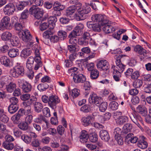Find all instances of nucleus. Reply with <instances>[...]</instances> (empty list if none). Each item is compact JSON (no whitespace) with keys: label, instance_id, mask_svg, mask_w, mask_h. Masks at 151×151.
Returning <instances> with one entry per match:
<instances>
[{"label":"nucleus","instance_id":"nucleus-1","mask_svg":"<svg viewBox=\"0 0 151 151\" xmlns=\"http://www.w3.org/2000/svg\"><path fill=\"white\" fill-rule=\"evenodd\" d=\"M24 70L23 66L19 63H17L10 70L11 75L14 77L17 78L23 76L24 73Z\"/></svg>","mask_w":151,"mask_h":151},{"label":"nucleus","instance_id":"nucleus-2","mask_svg":"<svg viewBox=\"0 0 151 151\" xmlns=\"http://www.w3.org/2000/svg\"><path fill=\"white\" fill-rule=\"evenodd\" d=\"M91 11L89 5H85L83 6L77 11L76 19L78 21L86 19L87 17V14Z\"/></svg>","mask_w":151,"mask_h":151},{"label":"nucleus","instance_id":"nucleus-3","mask_svg":"<svg viewBox=\"0 0 151 151\" xmlns=\"http://www.w3.org/2000/svg\"><path fill=\"white\" fill-rule=\"evenodd\" d=\"M19 37L23 41L27 42L32 39V36L29 31L27 30H22L19 32Z\"/></svg>","mask_w":151,"mask_h":151},{"label":"nucleus","instance_id":"nucleus-4","mask_svg":"<svg viewBox=\"0 0 151 151\" xmlns=\"http://www.w3.org/2000/svg\"><path fill=\"white\" fill-rule=\"evenodd\" d=\"M97 114V112H95L91 115H88L87 116L83 117L81 119L83 125L86 127L91 124V122L94 120L95 116H96Z\"/></svg>","mask_w":151,"mask_h":151},{"label":"nucleus","instance_id":"nucleus-5","mask_svg":"<svg viewBox=\"0 0 151 151\" xmlns=\"http://www.w3.org/2000/svg\"><path fill=\"white\" fill-rule=\"evenodd\" d=\"M91 18L93 21L98 22L99 24L102 25L104 24H106L107 22V20L105 17L100 14L93 15Z\"/></svg>","mask_w":151,"mask_h":151},{"label":"nucleus","instance_id":"nucleus-6","mask_svg":"<svg viewBox=\"0 0 151 151\" xmlns=\"http://www.w3.org/2000/svg\"><path fill=\"white\" fill-rule=\"evenodd\" d=\"M123 56H126L122 55L119 54L116 55L115 56V58L116 59V63L117 66V67L116 66V68L117 69L120 73L122 72L125 69V66L121 63L120 60V59Z\"/></svg>","mask_w":151,"mask_h":151},{"label":"nucleus","instance_id":"nucleus-7","mask_svg":"<svg viewBox=\"0 0 151 151\" xmlns=\"http://www.w3.org/2000/svg\"><path fill=\"white\" fill-rule=\"evenodd\" d=\"M49 106L52 109H54L56 107V105L60 101L58 96L56 95H52L49 97Z\"/></svg>","mask_w":151,"mask_h":151},{"label":"nucleus","instance_id":"nucleus-8","mask_svg":"<svg viewBox=\"0 0 151 151\" xmlns=\"http://www.w3.org/2000/svg\"><path fill=\"white\" fill-rule=\"evenodd\" d=\"M15 10L14 4L12 3L8 4L5 6L3 9V12L5 15H10L12 14Z\"/></svg>","mask_w":151,"mask_h":151},{"label":"nucleus","instance_id":"nucleus-9","mask_svg":"<svg viewBox=\"0 0 151 151\" xmlns=\"http://www.w3.org/2000/svg\"><path fill=\"white\" fill-rule=\"evenodd\" d=\"M97 66L100 70L109 71V63L106 60H102L99 61L97 64Z\"/></svg>","mask_w":151,"mask_h":151},{"label":"nucleus","instance_id":"nucleus-10","mask_svg":"<svg viewBox=\"0 0 151 151\" xmlns=\"http://www.w3.org/2000/svg\"><path fill=\"white\" fill-rule=\"evenodd\" d=\"M36 136V134L35 133L31 132L29 135L26 134H23L21 136V139L25 143L29 144L31 142L33 137H35Z\"/></svg>","mask_w":151,"mask_h":151},{"label":"nucleus","instance_id":"nucleus-11","mask_svg":"<svg viewBox=\"0 0 151 151\" xmlns=\"http://www.w3.org/2000/svg\"><path fill=\"white\" fill-rule=\"evenodd\" d=\"M73 79L75 83H80L84 82L86 80V78L83 74L77 72L73 74Z\"/></svg>","mask_w":151,"mask_h":151},{"label":"nucleus","instance_id":"nucleus-12","mask_svg":"<svg viewBox=\"0 0 151 151\" xmlns=\"http://www.w3.org/2000/svg\"><path fill=\"white\" fill-rule=\"evenodd\" d=\"M89 103L91 104H94L97 106H99L100 104L102 101V98L99 97L95 94L90 95L89 99Z\"/></svg>","mask_w":151,"mask_h":151},{"label":"nucleus","instance_id":"nucleus-13","mask_svg":"<svg viewBox=\"0 0 151 151\" xmlns=\"http://www.w3.org/2000/svg\"><path fill=\"white\" fill-rule=\"evenodd\" d=\"M19 86L24 93L30 92L32 88L31 84L27 81L24 82L22 83H19Z\"/></svg>","mask_w":151,"mask_h":151},{"label":"nucleus","instance_id":"nucleus-14","mask_svg":"<svg viewBox=\"0 0 151 151\" xmlns=\"http://www.w3.org/2000/svg\"><path fill=\"white\" fill-rule=\"evenodd\" d=\"M18 18H17L12 17V18L11 22L13 24H14V29L15 30L20 32L22 31V29L24 27L23 24L17 22Z\"/></svg>","mask_w":151,"mask_h":151},{"label":"nucleus","instance_id":"nucleus-15","mask_svg":"<svg viewBox=\"0 0 151 151\" xmlns=\"http://www.w3.org/2000/svg\"><path fill=\"white\" fill-rule=\"evenodd\" d=\"M102 28L106 34H109L114 32L115 30V29L112 26L109 25L108 20L106 24H104L101 25Z\"/></svg>","mask_w":151,"mask_h":151},{"label":"nucleus","instance_id":"nucleus-16","mask_svg":"<svg viewBox=\"0 0 151 151\" xmlns=\"http://www.w3.org/2000/svg\"><path fill=\"white\" fill-rule=\"evenodd\" d=\"M138 142L137 143L138 146L142 149L146 148L148 144L146 141V139L143 136H141L139 138Z\"/></svg>","mask_w":151,"mask_h":151},{"label":"nucleus","instance_id":"nucleus-17","mask_svg":"<svg viewBox=\"0 0 151 151\" xmlns=\"http://www.w3.org/2000/svg\"><path fill=\"white\" fill-rule=\"evenodd\" d=\"M94 130V129L91 128L89 131L90 134L88 136L89 139L92 142H96L98 140V135Z\"/></svg>","mask_w":151,"mask_h":151},{"label":"nucleus","instance_id":"nucleus-18","mask_svg":"<svg viewBox=\"0 0 151 151\" xmlns=\"http://www.w3.org/2000/svg\"><path fill=\"white\" fill-rule=\"evenodd\" d=\"M52 29H49L45 31L43 35V38L41 39V40L45 44H47V40L48 41L50 38V35H52L53 32Z\"/></svg>","mask_w":151,"mask_h":151},{"label":"nucleus","instance_id":"nucleus-19","mask_svg":"<svg viewBox=\"0 0 151 151\" xmlns=\"http://www.w3.org/2000/svg\"><path fill=\"white\" fill-rule=\"evenodd\" d=\"M99 135L101 139L105 142H108L110 138L109 134L106 130H101L99 132Z\"/></svg>","mask_w":151,"mask_h":151},{"label":"nucleus","instance_id":"nucleus-20","mask_svg":"<svg viewBox=\"0 0 151 151\" xmlns=\"http://www.w3.org/2000/svg\"><path fill=\"white\" fill-rule=\"evenodd\" d=\"M57 20V18L55 16H52L49 17L47 19V23L49 29H53L55 25V22Z\"/></svg>","mask_w":151,"mask_h":151},{"label":"nucleus","instance_id":"nucleus-21","mask_svg":"<svg viewBox=\"0 0 151 151\" xmlns=\"http://www.w3.org/2000/svg\"><path fill=\"white\" fill-rule=\"evenodd\" d=\"M37 135L35 137H33L30 143V145L33 147L37 148L39 151H40L41 148L40 147V142L39 140L37 137Z\"/></svg>","mask_w":151,"mask_h":151},{"label":"nucleus","instance_id":"nucleus-22","mask_svg":"<svg viewBox=\"0 0 151 151\" xmlns=\"http://www.w3.org/2000/svg\"><path fill=\"white\" fill-rule=\"evenodd\" d=\"M10 21V18L8 17L5 16L4 17L1 19V22L0 23V28H7L9 25Z\"/></svg>","mask_w":151,"mask_h":151},{"label":"nucleus","instance_id":"nucleus-23","mask_svg":"<svg viewBox=\"0 0 151 151\" xmlns=\"http://www.w3.org/2000/svg\"><path fill=\"white\" fill-rule=\"evenodd\" d=\"M137 111L143 116H146L147 114V111L146 107L142 105H139L136 108Z\"/></svg>","mask_w":151,"mask_h":151},{"label":"nucleus","instance_id":"nucleus-24","mask_svg":"<svg viewBox=\"0 0 151 151\" xmlns=\"http://www.w3.org/2000/svg\"><path fill=\"white\" fill-rule=\"evenodd\" d=\"M88 132L85 130L82 131L80 133L79 138L80 141L83 143L86 142L88 138Z\"/></svg>","mask_w":151,"mask_h":151},{"label":"nucleus","instance_id":"nucleus-25","mask_svg":"<svg viewBox=\"0 0 151 151\" xmlns=\"http://www.w3.org/2000/svg\"><path fill=\"white\" fill-rule=\"evenodd\" d=\"M0 62L5 67H9L11 66L10 59L6 56H2L0 58Z\"/></svg>","mask_w":151,"mask_h":151},{"label":"nucleus","instance_id":"nucleus-26","mask_svg":"<svg viewBox=\"0 0 151 151\" xmlns=\"http://www.w3.org/2000/svg\"><path fill=\"white\" fill-rule=\"evenodd\" d=\"M31 50L30 48H24L22 51L20 57L22 58L26 59L31 55Z\"/></svg>","mask_w":151,"mask_h":151},{"label":"nucleus","instance_id":"nucleus-27","mask_svg":"<svg viewBox=\"0 0 151 151\" xmlns=\"http://www.w3.org/2000/svg\"><path fill=\"white\" fill-rule=\"evenodd\" d=\"M132 124L129 123H127L125 124L123 126L122 129V135L124 134H126L128 132H130L132 128Z\"/></svg>","mask_w":151,"mask_h":151},{"label":"nucleus","instance_id":"nucleus-28","mask_svg":"<svg viewBox=\"0 0 151 151\" xmlns=\"http://www.w3.org/2000/svg\"><path fill=\"white\" fill-rule=\"evenodd\" d=\"M16 84L13 82H11L6 85V89L7 92L12 93L16 88Z\"/></svg>","mask_w":151,"mask_h":151},{"label":"nucleus","instance_id":"nucleus-29","mask_svg":"<svg viewBox=\"0 0 151 151\" xmlns=\"http://www.w3.org/2000/svg\"><path fill=\"white\" fill-rule=\"evenodd\" d=\"M111 69L114 70L113 73L115 74L113 76L114 79L116 81H119L120 80L119 76H121L120 72L116 68V66L115 65H112Z\"/></svg>","mask_w":151,"mask_h":151},{"label":"nucleus","instance_id":"nucleus-30","mask_svg":"<svg viewBox=\"0 0 151 151\" xmlns=\"http://www.w3.org/2000/svg\"><path fill=\"white\" fill-rule=\"evenodd\" d=\"M76 11L75 10V8L72 6H70L68 8L66 11L65 15L68 18H71V16Z\"/></svg>","mask_w":151,"mask_h":151},{"label":"nucleus","instance_id":"nucleus-31","mask_svg":"<svg viewBox=\"0 0 151 151\" xmlns=\"http://www.w3.org/2000/svg\"><path fill=\"white\" fill-rule=\"evenodd\" d=\"M9 56L11 58H14L19 55V50L18 49H12L8 52Z\"/></svg>","mask_w":151,"mask_h":151},{"label":"nucleus","instance_id":"nucleus-32","mask_svg":"<svg viewBox=\"0 0 151 151\" xmlns=\"http://www.w3.org/2000/svg\"><path fill=\"white\" fill-rule=\"evenodd\" d=\"M128 117L125 116H122L117 118L116 123L119 125H122L128 121Z\"/></svg>","mask_w":151,"mask_h":151},{"label":"nucleus","instance_id":"nucleus-33","mask_svg":"<svg viewBox=\"0 0 151 151\" xmlns=\"http://www.w3.org/2000/svg\"><path fill=\"white\" fill-rule=\"evenodd\" d=\"M35 111L37 113H39L42 111L43 106L41 103L37 102L34 105Z\"/></svg>","mask_w":151,"mask_h":151},{"label":"nucleus","instance_id":"nucleus-34","mask_svg":"<svg viewBox=\"0 0 151 151\" xmlns=\"http://www.w3.org/2000/svg\"><path fill=\"white\" fill-rule=\"evenodd\" d=\"M134 50L136 52H138L139 53L143 55L145 54L146 50L144 49L140 45H137L134 47Z\"/></svg>","mask_w":151,"mask_h":151},{"label":"nucleus","instance_id":"nucleus-35","mask_svg":"<svg viewBox=\"0 0 151 151\" xmlns=\"http://www.w3.org/2000/svg\"><path fill=\"white\" fill-rule=\"evenodd\" d=\"M29 125L26 122L24 121L19 123L18 125V127L20 129L23 131H26L28 129Z\"/></svg>","mask_w":151,"mask_h":151},{"label":"nucleus","instance_id":"nucleus-36","mask_svg":"<svg viewBox=\"0 0 151 151\" xmlns=\"http://www.w3.org/2000/svg\"><path fill=\"white\" fill-rule=\"evenodd\" d=\"M2 146L8 150H11L14 147V145L12 143L4 142L2 143Z\"/></svg>","mask_w":151,"mask_h":151},{"label":"nucleus","instance_id":"nucleus-37","mask_svg":"<svg viewBox=\"0 0 151 151\" xmlns=\"http://www.w3.org/2000/svg\"><path fill=\"white\" fill-rule=\"evenodd\" d=\"M19 108L18 105L10 104L8 107L9 112L11 114H13L16 112Z\"/></svg>","mask_w":151,"mask_h":151},{"label":"nucleus","instance_id":"nucleus-38","mask_svg":"<svg viewBox=\"0 0 151 151\" xmlns=\"http://www.w3.org/2000/svg\"><path fill=\"white\" fill-rule=\"evenodd\" d=\"M58 36L60 40H63L67 37V33L66 32L63 30H60L58 32Z\"/></svg>","mask_w":151,"mask_h":151},{"label":"nucleus","instance_id":"nucleus-39","mask_svg":"<svg viewBox=\"0 0 151 151\" xmlns=\"http://www.w3.org/2000/svg\"><path fill=\"white\" fill-rule=\"evenodd\" d=\"M12 37V34L8 32H6L3 33L1 35V39L4 41L9 40Z\"/></svg>","mask_w":151,"mask_h":151},{"label":"nucleus","instance_id":"nucleus-40","mask_svg":"<svg viewBox=\"0 0 151 151\" xmlns=\"http://www.w3.org/2000/svg\"><path fill=\"white\" fill-rule=\"evenodd\" d=\"M35 122L37 123L42 124L43 122H44L47 124V122L45 117L42 115H39V116L36 118L35 120Z\"/></svg>","mask_w":151,"mask_h":151},{"label":"nucleus","instance_id":"nucleus-41","mask_svg":"<svg viewBox=\"0 0 151 151\" xmlns=\"http://www.w3.org/2000/svg\"><path fill=\"white\" fill-rule=\"evenodd\" d=\"M10 42L13 46H17L19 43V40L17 37L13 36L10 40Z\"/></svg>","mask_w":151,"mask_h":151},{"label":"nucleus","instance_id":"nucleus-42","mask_svg":"<svg viewBox=\"0 0 151 151\" xmlns=\"http://www.w3.org/2000/svg\"><path fill=\"white\" fill-rule=\"evenodd\" d=\"M99 72L96 69L92 70L90 73L91 78L92 79H96L99 76Z\"/></svg>","mask_w":151,"mask_h":151},{"label":"nucleus","instance_id":"nucleus-43","mask_svg":"<svg viewBox=\"0 0 151 151\" xmlns=\"http://www.w3.org/2000/svg\"><path fill=\"white\" fill-rule=\"evenodd\" d=\"M91 86L89 81H86L84 83V89L85 90V96H87L90 92Z\"/></svg>","mask_w":151,"mask_h":151},{"label":"nucleus","instance_id":"nucleus-44","mask_svg":"<svg viewBox=\"0 0 151 151\" xmlns=\"http://www.w3.org/2000/svg\"><path fill=\"white\" fill-rule=\"evenodd\" d=\"M77 46L75 45H68L67 49L71 53L76 52L78 50V48L76 47Z\"/></svg>","mask_w":151,"mask_h":151},{"label":"nucleus","instance_id":"nucleus-45","mask_svg":"<svg viewBox=\"0 0 151 151\" xmlns=\"http://www.w3.org/2000/svg\"><path fill=\"white\" fill-rule=\"evenodd\" d=\"M49 87V85L46 83L43 84H40L37 86L38 89L40 91H45Z\"/></svg>","mask_w":151,"mask_h":151},{"label":"nucleus","instance_id":"nucleus-46","mask_svg":"<svg viewBox=\"0 0 151 151\" xmlns=\"http://www.w3.org/2000/svg\"><path fill=\"white\" fill-rule=\"evenodd\" d=\"M89 42L83 38L82 37H80L78 39V44L80 45L85 46L88 44Z\"/></svg>","mask_w":151,"mask_h":151},{"label":"nucleus","instance_id":"nucleus-47","mask_svg":"<svg viewBox=\"0 0 151 151\" xmlns=\"http://www.w3.org/2000/svg\"><path fill=\"white\" fill-rule=\"evenodd\" d=\"M38 11L35 14L34 16L37 19H40L43 16V10L42 9L40 8L38 9Z\"/></svg>","mask_w":151,"mask_h":151},{"label":"nucleus","instance_id":"nucleus-48","mask_svg":"<svg viewBox=\"0 0 151 151\" xmlns=\"http://www.w3.org/2000/svg\"><path fill=\"white\" fill-rule=\"evenodd\" d=\"M54 10H63L64 8V6L61 5L58 1L55 2L53 5Z\"/></svg>","mask_w":151,"mask_h":151},{"label":"nucleus","instance_id":"nucleus-49","mask_svg":"<svg viewBox=\"0 0 151 151\" xmlns=\"http://www.w3.org/2000/svg\"><path fill=\"white\" fill-rule=\"evenodd\" d=\"M21 117L16 113L12 116L11 119L14 123L15 124H18L20 122V118Z\"/></svg>","mask_w":151,"mask_h":151},{"label":"nucleus","instance_id":"nucleus-50","mask_svg":"<svg viewBox=\"0 0 151 151\" xmlns=\"http://www.w3.org/2000/svg\"><path fill=\"white\" fill-rule=\"evenodd\" d=\"M27 2H25L24 1L19 2V4L16 5L17 9L19 11L22 10L27 5Z\"/></svg>","mask_w":151,"mask_h":151},{"label":"nucleus","instance_id":"nucleus-51","mask_svg":"<svg viewBox=\"0 0 151 151\" xmlns=\"http://www.w3.org/2000/svg\"><path fill=\"white\" fill-rule=\"evenodd\" d=\"M40 9L36 5H33L29 8V13L30 14L33 15V16H34L36 12H37V11H38V9Z\"/></svg>","mask_w":151,"mask_h":151},{"label":"nucleus","instance_id":"nucleus-52","mask_svg":"<svg viewBox=\"0 0 151 151\" xmlns=\"http://www.w3.org/2000/svg\"><path fill=\"white\" fill-rule=\"evenodd\" d=\"M99 110L102 112H104L107 109V104L106 102H101L99 105Z\"/></svg>","mask_w":151,"mask_h":151},{"label":"nucleus","instance_id":"nucleus-53","mask_svg":"<svg viewBox=\"0 0 151 151\" xmlns=\"http://www.w3.org/2000/svg\"><path fill=\"white\" fill-rule=\"evenodd\" d=\"M143 84L142 81L141 80L137 79L133 82V86L136 88H140Z\"/></svg>","mask_w":151,"mask_h":151},{"label":"nucleus","instance_id":"nucleus-54","mask_svg":"<svg viewBox=\"0 0 151 151\" xmlns=\"http://www.w3.org/2000/svg\"><path fill=\"white\" fill-rule=\"evenodd\" d=\"M118 105L117 102L116 101H113L110 103L109 106L112 110H115L118 109Z\"/></svg>","mask_w":151,"mask_h":151},{"label":"nucleus","instance_id":"nucleus-55","mask_svg":"<svg viewBox=\"0 0 151 151\" xmlns=\"http://www.w3.org/2000/svg\"><path fill=\"white\" fill-rule=\"evenodd\" d=\"M80 90L77 88H74L72 90L71 95L73 98H76L80 94Z\"/></svg>","mask_w":151,"mask_h":151},{"label":"nucleus","instance_id":"nucleus-56","mask_svg":"<svg viewBox=\"0 0 151 151\" xmlns=\"http://www.w3.org/2000/svg\"><path fill=\"white\" fill-rule=\"evenodd\" d=\"M0 130L2 133L4 134L8 132V130L6 129V125L0 122Z\"/></svg>","mask_w":151,"mask_h":151},{"label":"nucleus","instance_id":"nucleus-57","mask_svg":"<svg viewBox=\"0 0 151 151\" xmlns=\"http://www.w3.org/2000/svg\"><path fill=\"white\" fill-rule=\"evenodd\" d=\"M9 120V117L5 114L0 115V120L4 123H7Z\"/></svg>","mask_w":151,"mask_h":151},{"label":"nucleus","instance_id":"nucleus-58","mask_svg":"<svg viewBox=\"0 0 151 151\" xmlns=\"http://www.w3.org/2000/svg\"><path fill=\"white\" fill-rule=\"evenodd\" d=\"M115 140L119 145H122L123 144V140L121 136H114Z\"/></svg>","mask_w":151,"mask_h":151},{"label":"nucleus","instance_id":"nucleus-59","mask_svg":"<svg viewBox=\"0 0 151 151\" xmlns=\"http://www.w3.org/2000/svg\"><path fill=\"white\" fill-rule=\"evenodd\" d=\"M42 111L44 115L46 117H49L50 116L49 109L47 107L43 109Z\"/></svg>","mask_w":151,"mask_h":151},{"label":"nucleus","instance_id":"nucleus-60","mask_svg":"<svg viewBox=\"0 0 151 151\" xmlns=\"http://www.w3.org/2000/svg\"><path fill=\"white\" fill-rule=\"evenodd\" d=\"M65 128L62 125H59L57 128L58 133L60 135H62L64 133Z\"/></svg>","mask_w":151,"mask_h":151},{"label":"nucleus","instance_id":"nucleus-61","mask_svg":"<svg viewBox=\"0 0 151 151\" xmlns=\"http://www.w3.org/2000/svg\"><path fill=\"white\" fill-rule=\"evenodd\" d=\"M81 37L88 42L91 38L90 33L87 32H85Z\"/></svg>","mask_w":151,"mask_h":151},{"label":"nucleus","instance_id":"nucleus-62","mask_svg":"<svg viewBox=\"0 0 151 151\" xmlns=\"http://www.w3.org/2000/svg\"><path fill=\"white\" fill-rule=\"evenodd\" d=\"M93 30L95 32H100L101 30V28L102 27L101 24L98 23L94 24Z\"/></svg>","mask_w":151,"mask_h":151},{"label":"nucleus","instance_id":"nucleus-63","mask_svg":"<svg viewBox=\"0 0 151 151\" xmlns=\"http://www.w3.org/2000/svg\"><path fill=\"white\" fill-rule=\"evenodd\" d=\"M29 16V11L26 9L24 10L21 14V18L22 19H26Z\"/></svg>","mask_w":151,"mask_h":151},{"label":"nucleus","instance_id":"nucleus-64","mask_svg":"<svg viewBox=\"0 0 151 151\" xmlns=\"http://www.w3.org/2000/svg\"><path fill=\"white\" fill-rule=\"evenodd\" d=\"M80 110L84 112L87 113L90 111V109L88 106L86 105L81 107Z\"/></svg>","mask_w":151,"mask_h":151}]
</instances>
